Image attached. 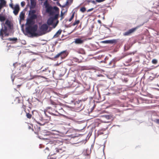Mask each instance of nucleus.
Here are the masks:
<instances>
[{
    "label": "nucleus",
    "instance_id": "nucleus-29",
    "mask_svg": "<svg viewBox=\"0 0 159 159\" xmlns=\"http://www.w3.org/2000/svg\"><path fill=\"white\" fill-rule=\"evenodd\" d=\"M36 11L34 10H30L29 11V15H31L34 14V13H35Z\"/></svg>",
    "mask_w": 159,
    "mask_h": 159
},
{
    "label": "nucleus",
    "instance_id": "nucleus-28",
    "mask_svg": "<svg viewBox=\"0 0 159 159\" xmlns=\"http://www.w3.org/2000/svg\"><path fill=\"white\" fill-rule=\"evenodd\" d=\"M44 5L45 6V7L46 8L50 6L47 0H46L45 2H44Z\"/></svg>",
    "mask_w": 159,
    "mask_h": 159
},
{
    "label": "nucleus",
    "instance_id": "nucleus-16",
    "mask_svg": "<svg viewBox=\"0 0 159 159\" xmlns=\"http://www.w3.org/2000/svg\"><path fill=\"white\" fill-rule=\"evenodd\" d=\"M33 24L32 20L30 18L27 19V21L26 23V25L28 26L31 25Z\"/></svg>",
    "mask_w": 159,
    "mask_h": 159
},
{
    "label": "nucleus",
    "instance_id": "nucleus-22",
    "mask_svg": "<svg viewBox=\"0 0 159 159\" xmlns=\"http://www.w3.org/2000/svg\"><path fill=\"white\" fill-rule=\"evenodd\" d=\"M117 42V39H113L111 40H109V44H113L116 43Z\"/></svg>",
    "mask_w": 159,
    "mask_h": 159
},
{
    "label": "nucleus",
    "instance_id": "nucleus-12",
    "mask_svg": "<svg viewBox=\"0 0 159 159\" xmlns=\"http://www.w3.org/2000/svg\"><path fill=\"white\" fill-rule=\"evenodd\" d=\"M6 3V2L5 0H0V11L1 9L5 6Z\"/></svg>",
    "mask_w": 159,
    "mask_h": 159
},
{
    "label": "nucleus",
    "instance_id": "nucleus-17",
    "mask_svg": "<svg viewBox=\"0 0 159 159\" xmlns=\"http://www.w3.org/2000/svg\"><path fill=\"white\" fill-rule=\"evenodd\" d=\"M75 40V43L76 44H81L84 42L83 40L80 39H76Z\"/></svg>",
    "mask_w": 159,
    "mask_h": 159
},
{
    "label": "nucleus",
    "instance_id": "nucleus-37",
    "mask_svg": "<svg viewBox=\"0 0 159 159\" xmlns=\"http://www.w3.org/2000/svg\"><path fill=\"white\" fill-rule=\"evenodd\" d=\"M108 57H106L105 58V59H104V60H103L102 61H101V62H104L107 64V61H106V60H108Z\"/></svg>",
    "mask_w": 159,
    "mask_h": 159
},
{
    "label": "nucleus",
    "instance_id": "nucleus-41",
    "mask_svg": "<svg viewBox=\"0 0 159 159\" xmlns=\"http://www.w3.org/2000/svg\"><path fill=\"white\" fill-rule=\"evenodd\" d=\"M67 11V10H66V11H65L63 13L62 11H61V17H64L63 16V15H64V14Z\"/></svg>",
    "mask_w": 159,
    "mask_h": 159
},
{
    "label": "nucleus",
    "instance_id": "nucleus-63",
    "mask_svg": "<svg viewBox=\"0 0 159 159\" xmlns=\"http://www.w3.org/2000/svg\"><path fill=\"white\" fill-rule=\"evenodd\" d=\"M40 76L42 78H45V77L44 76Z\"/></svg>",
    "mask_w": 159,
    "mask_h": 159
},
{
    "label": "nucleus",
    "instance_id": "nucleus-20",
    "mask_svg": "<svg viewBox=\"0 0 159 159\" xmlns=\"http://www.w3.org/2000/svg\"><path fill=\"white\" fill-rule=\"evenodd\" d=\"M61 30H59L54 35L53 38H55L58 37L61 34Z\"/></svg>",
    "mask_w": 159,
    "mask_h": 159
},
{
    "label": "nucleus",
    "instance_id": "nucleus-2",
    "mask_svg": "<svg viewBox=\"0 0 159 159\" xmlns=\"http://www.w3.org/2000/svg\"><path fill=\"white\" fill-rule=\"evenodd\" d=\"M60 133L58 131L52 129L50 131L47 132L46 135L49 136L51 138L56 139L58 138Z\"/></svg>",
    "mask_w": 159,
    "mask_h": 159
},
{
    "label": "nucleus",
    "instance_id": "nucleus-32",
    "mask_svg": "<svg viewBox=\"0 0 159 159\" xmlns=\"http://www.w3.org/2000/svg\"><path fill=\"white\" fill-rule=\"evenodd\" d=\"M80 22V20H76L75 22L73 24V25L75 26L76 25H78L79 24V23Z\"/></svg>",
    "mask_w": 159,
    "mask_h": 159
},
{
    "label": "nucleus",
    "instance_id": "nucleus-7",
    "mask_svg": "<svg viewBox=\"0 0 159 159\" xmlns=\"http://www.w3.org/2000/svg\"><path fill=\"white\" fill-rule=\"evenodd\" d=\"M39 120L40 122L38 121L35 119L34 120V121L40 125H44L46 123L45 120L43 119L42 116L41 115H39Z\"/></svg>",
    "mask_w": 159,
    "mask_h": 159
},
{
    "label": "nucleus",
    "instance_id": "nucleus-43",
    "mask_svg": "<svg viewBox=\"0 0 159 159\" xmlns=\"http://www.w3.org/2000/svg\"><path fill=\"white\" fill-rule=\"evenodd\" d=\"M65 27L66 28H69L70 27V26L69 25H65Z\"/></svg>",
    "mask_w": 159,
    "mask_h": 159
},
{
    "label": "nucleus",
    "instance_id": "nucleus-46",
    "mask_svg": "<svg viewBox=\"0 0 159 159\" xmlns=\"http://www.w3.org/2000/svg\"><path fill=\"white\" fill-rule=\"evenodd\" d=\"M98 77H104V76L102 74H99L97 75Z\"/></svg>",
    "mask_w": 159,
    "mask_h": 159
},
{
    "label": "nucleus",
    "instance_id": "nucleus-55",
    "mask_svg": "<svg viewBox=\"0 0 159 159\" xmlns=\"http://www.w3.org/2000/svg\"><path fill=\"white\" fill-rule=\"evenodd\" d=\"M107 128H108V127H106V128H103V129H102V130H104H104H106L107 129Z\"/></svg>",
    "mask_w": 159,
    "mask_h": 159
},
{
    "label": "nucleus",
    "instance_id": "nucleus-18",
    "mask_svg": "<svg viewBox=\"0 0 159 159\" xmlns=\"http://www.w3.org/2000/svg\"><path fill=\"white\" fill-rule=\"evenodd\" d=\"M31 6H30V9H33L35 7L36 3L34 0H30Z\"/></svg>",
    "mask_w": 159,
    "mask_h": 159
},
{
    "label": "nucleus",
    "instance_id": "nucleus-24",
    "mask_svg": "<svg viewBox=\"0 0 159 159\" xmlns=\"http://www.w3.org/2000/svg\"><path fill=\"white\" fill-rule=\"evenodd\" d=\"M103 116L108 120L112 118V116L109 115H104Z\"/></svg>",
    "mask_w": 159,
    "mask_h": 159
},
{
    "label": "nucleus",
    "instance_id": "nucleus-49",
    "mask_svg": "<svg viewBox=\"0 0 159 159\" xmlns=\"http://www.w3.org/2000/svg\"><path fill=\"white\" fill-rule=\"evenodd\" d=\"M11 79L13 83L14 82V78H13V75H11Z\"/></svg>",
    "mask_w": 159,
    "mask_h": 159
},
{
    "label": "nucleus",
    "instance_id": "nucleus-36",
    "mask_svg": "<svg viewBox=\"0 0 159 159\" xmlns=\"http://www.w3.org/2000/svg\"><path fill=\"white\" fill-rule=\"evenodd\" d=\"M26 116L27 118L30 119L32 115L29 113H27Z\"/></svg>",
    "mask_w": 159,
    "mask_h": 159
},
{
    "label": "nucleus",
    "instance_id": "nucleus-14",
    "mask_svg": "<svg viewBox=\"0 0 159 159\" xmlns=\"http://www.w3.org/2000/svg\"><path fill=\"white\" fill-rule=\"evenodd\" d=\"M61 52H62V53H61L60 55V58L61 59L64 58L68 55L67 52L66 51H62Z\"/></svg>",
    "mask_w": 159,
    "mask_h": 159
},
{
    "label": "nucleus",
    "instance_id": "nucleus-44",
    "mask_svg": "<svg viewBox=\"0 0 159 159\" xmlns=\"http://www.w3.org/2000/svg\"><path fill=\"white\" fill-rule=\"evenodd\" d=\"M93 9V8H91V9H89L87 10V12H89L92 11Z\"/></svg>",
    "mask_w": 159,
    "mask_h": 159
},
{
    "label": "nucleus",
    "instance_id": "nucleus-42",
    "mask_svg": "<svg viewBox=\"0 0 159 159\" xmlns=\"http://www.w3.org/2000/svg\"><path fill=\"white\" fill-rule=\"evenodd\" d=\"M10 7L12 9H14V7H13V4L12 3H11L9 4Z\"/></svg>",
    "mask_w": 159,
    "mask_h": 159
},
{
    "label": "nucleus",
    "instance_id": "nucleus-59",
    "mask_svg": "<svg viewBox=\"0 0 159 159\" xmlns=\"http://www.w3.org/2000/svg\"><path fill=\"white\" fill-rule=\"evenodd\" d=\"M66 6V5H65L64 4V5H62V6L61 5V7H65Z\"/></svg>",
    "mask_w": 159,
    "mask_h": 159
},
{
    "label": "nucleus",
    "instance_id": "nucleus-10",
    "mask_svg": "<svg viewBox=\"0 0 159 159\" xmlns=\"http://www.w3.org/2000/svg\"><path fill=\"white\" fill-rule=\"evenodd\" d=\"M14 9V11H13L14 14L15 15H17L20 9L19 5L18 4L16 5L15 7L14 8V9Z\"/></svg>",
    "mask_w": 159,
    "mask_h": 159
},
{
    "label": "nucleus",
    "instance_id": "nucleus-11",
    "mask_svg": "<svg viewBox=\"0 0 159 159\" xmlns=\"http://www.w3.org/2000/svg\"><path fill=\"white\" fill-rule=\"evenodd\" d=\"M48 25L46 24H44L41 25L40 28V30L41 31H46L48 30Z\"/></svg>",
    "mask_w": 159,
    "mask_h": 159
},
{
    "label": "nucleus",
    "instance_id": "nucleus-58",
    "mask_svg": "<svg viewBox=\"0 0 159 159\" xmlns=\"http://www.w3.org/2000/svg\"><path fill=\"white\" fill-rule=\"evenodd\" d=\"M68 3V1H67L66 2V4H65V5H67Z\"/></svg>",
    "mask_w": 159,
    "mask_h": 159
},
{
    "label": "nucleus",
    "instance_id": "nucleus-54",
    "mask_svg": "<svg viewBox=\"0 0 159 159\" xmlns=\"http://www.w3.org/2000/svg\"><path fill=\"white\" fill-rule=\"evenodd\" d=\"M98 22L99 23V24H101V21L100 20H98Z\"/></svg>",
    "mask_w": 159,
    "mask_h": 159
},
{
    "label": "nucleus",
    "instance_id": "nucleus-40",
    "mask_svg": "<svg viewBox=\"0 0 159 159\" xmlns=\"http://www.w3.org/2000/svg\"><path fill=\"white\" fill-rule=\"evenodd\" d=\"M101 42L103 43L108 44V43H109V40H106L103 41H102Z\"/></svg>",
    "mask_w": 159,
    "mask_h": 159
},
{
    "label": "nucleus",
    "instance_id": "nucleus-50",
    "mask_svg": "<svg viewBox=\"0 0 159 159\" xmlns=\"http://www.w3.org/2000/svg\"><path fill=\"white\" fill-rule=\"evenodd\" d=\"M21 6H24L25 5L24 2H21Z\"/></svg>",
    "mask_w": 159,
    "mask_h": 159
},
{
    "label": "nucleus",
    "instance_id": "nucleus-1",
    "mask_svg": "<svg viewBox=\"0 0 159 159\" xmlns=\"http://www.w3.org/2000/svg\"><path fill=\"white\" fill-rule=\"evenodd\" d=\"M2 28L0 30V36L2 40L4 37L8 36L12 32L13 29V25L11 22L7 19L5 23H2Z\"/></svg>",
    "mask_w": 159,
    "mask_h": 159
},
{
    "label": "nucleus",
    "instance_id": "nucleus-19",
    "mask_svg": "<svg viewBox=\"0 0 159 159\" xmlns=\"http://www.w3.org/2000/svg\"><path fill=\"white\" fill-rule=\"evenodd\" d=\"M19 17L20 18L19 20V22L20 23L21 20H23L24 19L25 13H23V11L21 12L19 15Z\"/></svg>",
    "mask_w": 159,
    "mask_h": 159
},
{
    "label": "nucleus",
    "instance_id": "nucleus-52",
    "mask_svg": "<svg viewBox=\"0 0 159 159\" xmlns=\"http://www.w3.org/2000/svg\"><path fill=\"white\" fill-rule=\"evenodd\" d=\"M74 61L76 62H77L78 61V59L76 58H74Z\"/></svg>",
    "mask_w": 159,
    "mask_h": 159
},
{
    "label": "nucleus",
    "instance_id": "nucleus-60",
    "mask_svg": "<svg viewBox=\"0 0 159 159\" xmlns=\"http://www.w3.org/2000/svg\"><path fill=\"white\" fill-rule=\"evenodd\" d=\"M48 137L47 138H43V139H48Z\"/></svg>",
    "mask_w": 159,
    "mask_h": 159
},
{
    "label": "nucleus",
    "instance_id": "nucleus-57",
    "mask_svg": "<svg viewBox=\"0 0 159 159\" xmlns=\"http://www.w3.org/2000/svg\"><path fill=\"white\" fill-rule=\"evenodd\" d=\"M58 43V41H56L55 42V45H56Z\"/></svg>",
    "mask_w": 159,
    "mask_h": 159
},
{
    "label": "nucleus",
    "instance_id": "nucleus-26",
    "mask_svg": "<svg viewBox=\"0 0 159 159\" xmlns=\"http://www.w3.org/2000/svg\"><path fill=\"white\" fill-rule=\"evenodd\" d=\"M55 10V11L57 13H59V8L57 7V6H54L53 7V10Z\"/></svg>",
    "mask_w": 159,
    "mask_h": 159
},
{
    "label": "nucleus",
    "instance_id": "nucleus-39",
    "mask_svg": "<svg viewBox=\"0 0 159 159\" xmlns=\"http://www.w3.org/2000/svg\"><path fill=\"white\" fill-rule=\"evenodd\" d=\"M61 53H62V52H60V53H58V54H57V55H56L54 57V58H57L58 57H60V55Z\"/></svg>",
    "mask_w": 159,
    "mask_h": 159
},
{
    "label": "nucleus",
    "instance_id": "nucleus-62",
    "mask_svg": "<svg viewBox=\"0 0 159 159\" xmlns=\"http://www.w3.org/2000/svg\"><path fill=\"white\" fill-rule=\"evenodd\" d=\"M19 74H17V75H18V76H19V75H20V72H19Z\"/></svg>",
    "mask_w": 159,
    "mask_h": 159
},
{
    "label": "nucleus",
    "instance_id": "nucleus-51",
    "mask_svg": "<svg viewBox=\"0 0 159 159\" xmlns=\"http://www.w3.org/2000/svg\"><path fill=\"white\" fill-rule=\"evenodd\" d=\"M51 104H52V105H56L55 102H51Z\"/></svg>",
    "mask_w": 159,
    "mask_h": 159
},
{
    "label": "nucleus",
    "instance_id": "nucleus-34",
    "mask_svg": "<svg viewBox=\"0 0 159 159\" xmlns=\"http://www.w3.org/2000/svg\"><path fill=\"white\" fill-rule=\"evenodd\" d=\"M75 12L73 13L72 14L71 17L70 18V19L69 20V21H71V20H72V19L73 18L74 16V14H75Z\"/></svg>",
    "mask_w": 159,
    "mask_h": 159
},
{
    "label": "nucleus",
    "instance_id": "nucleus-27",
    "mask_svg": "<svg viewBox=\"0 0 159 159\" xmlns=\"http://www.w3.org/2000/svg\"><path fill=\"white\" fill-rule=\"evenodd\" d=\"M55 112H57V114H55L54 113H51V114L53 116H59V115H61V116H64V115H62V114L60 113H59L57 111H55Z\"/></svg>",
    "mask_w": 159,
    "mask_h": 159
},
{
    "label": "nucleus",
    "instance_id": "nucleus-47",
    "mask_svg": "<svg viewBox=\"0 0 159 159\" xmlns=\"http://www.w3.org/2000/svg\"><path fill=\"white\" fill-rule=\"evenodd\" d=\"M57 4L58 6H60V7H61V5L58 2H57Z\"/></svg>",
    "mask_w": 159,
    "mask_h": 159
},
{
    "label": "nucleus",
    "instance_id": "nucleus-9",
    "mask_svg": "<svg viewBox=\"0 0 159 159\" xmlns=\"http://www.w3.org/2000/svg\"><path fill=\"white\" fill-rule=\"evenodd\" d=\"M136 30V28H133L123 33V35L124 36H128L129 34L133 33Z\"/></svg>",
    "mask_w": 159,
    "mask_h": 159
},
{
    "label": "nucleus",
    "instance_id": "nucleus-8",
    "mask_svg": "<svg viewBox=\"0 0 159 159\" xmlns=\"http://www.w3.org/2000/svg\"><path fill=\"white\" fill-rule=\"evenodd\" d=\"M46 12L49 13L50 15L52 16L55 15V12L53 10V7L50 6L46 8Z\"/></svg>",
    "mask_w": 159,
    "mask_h": 159
},
{
    "label": "nucleus",
    "instance_id": "nucleus-13",
    "mask_svg": "<svg viewBox=\"0 0 159 159\" xmlns=\"http://www.w3.org/2000/svg\"><path fill=\"white\" fill-rule=\"evenodd\" d=\"M54 21V20H53V17H50L47 20V25H52Z\"/></svg>",
    "mask_w": 159,
    "mask_h": 159
},
{
    "label": "nucleus",
    "instance_id": "nucleus-31",
    "mask_svg": "<svg viewBox=\"0 0 159 159\" xmlns=\"http://www.w3.org/2000/svg\"><path fill=\"white\" fill-rule=\"evenodd\" d=\"M59 13H57V14H55L54 17H52L54 20H55L57 19L58 18V15Z\"/></svg>",
    "mask_w": 159,
    "mask_h": 159
},
{
    "label": "nucleus",
    "instance_id": "nucleus-25",
    "mask_svg": "<svg viewBox=\"0 0 159 159\" xmlns=\"http://www.w3.org/2000/svg\"><path fill=\"white\" fill-rule=\"evenodd\" d=\"M30 18L32 20H35L37 18V16L36 14H33L30 15Z\"/></svg>",
    "mask_w": 159,
    "mask_h": 159
},
{
    "label": "nucleus",
    "instance_id": "nucleus-23",
    "mask_svg": "<svg viewBox=\"0 0 159 159\" xmlns=\"http://www.w3.org/2000/svg\"><path fill=\"white\" fill-rule=\"evenodd\" d=\"M6 17L4 16H2L1 14H0V21L3 22L6 20Z\"/></svg>",
    "mask_w": 159,
    "mask_h": 159
},
{
    "label": "nucleus",
    "instance_id": "nucleus-35",
    "mask_svg": "<svg viewBox=\"0 0 159 159\" xmlns=\"http://www.w3.org/2000/svg\"><path fill=\"white\" fill-rule=\"evenodd\" d=\"M87 2L88 3H89L90 2H92L93 4H95V5L96 4V3L95 2L94 0H88L87 1Z\"/></svg>",
    "mask_w": 159,
    "mask_h": 159
},
{
    "label": "nucleus",
    "instance_id": "nucleus-3",
    "mask_svg": "<svg viewBox=\"0 0 159 159\" xmlns=\"http://www.w3.org/2000/svg\"><path fill=\"white\" fill-rule=\"evenodd\" d=\"M38 28V26L36 25H34L33 26L31 25L28 26L25 28V30L28 34H30L33 32H36Z\"/></svg>",
    "mask_w": 159,
    "mask_h": 159
},
{
    "label": "nucleus",
    "instance_id": "nucleus-5",
    "mask_svg": "<svg viewBox=\"0 0 159 159\" xmlns=\"http://www.w3.org/2000/svg\"><path fill=\"white\" fill-rule=\"evenodd\" d=\"M65 151V148H62L60 146L58 148H56L54 149L53 153H51V155L52 156L54 154H57V153H59V154Z\"/></svg>",
    "mask_w": 159,
    "mask_h": 159
},
{
    "label": "nucleus",
    "instance_id": "nucleus-4",
    "mask_svg": "<svg viewBox=\"0 0 159 159\" xmlns=\"http://www.w3.org/2000/svg\"><path fill=\"white\" fill-rule=\"evenodd\" d=\"M122 57L120 58H115L112 59L110 61L107 63L108 64L106 65L107 67L111 68L115 67L116 63Z\"/></svg>",
    "mask_w": 159,
    "mask_h": 159
},
{
    "label": "nucleus",
    "instance_id": "nucleus-6",
    "mask_svg": "<svg viewBox=\"0 0 159 159\" xmlns=\"http://www.w3.org/2000/svg\"><path fill=\"white\" fill-rule=\"evenodd\" d=\"M75 90L78 94H81L86 91V89L82 85H80L79 87L76 88Z\"/></svg>",
    "mask_w": 159,
    "mask_h": 159
},
{
    "label": "nucleus",
    "instance_id": "nucleus-48",
    "mask_svg": "<svg viewBox=\"0 0 159 159\" xmlns=\"http://www.w3.org/2000/svg\"><path fill=\"white\" fill-rule=\"evenodd\" d=\"M48 69V67H47L46 68H45L41 72H43L44 71H45L46 70H47V69Z\"/></svg>",
    "mask_w": 159,
    "mask_h": 159
},
{
    "label": "nucleus",
    "instance_id": "nucleus-30",
    "mask_svg": "<svg viewBox=\"0 0 159 159\" xmlns=\"http://www.w3.org/2000/svg\"><path fill=\"white\" fill-rule=\"evenodd\" d=\"M30 34H31L32 37L37 36H38V34L35 33V32H32V33Z\"/></svg>",
    "mask_w": 159,
    "mask_h": 159
},
{
    "label": "nucleus",
    "instance_id": "nucleus-15",
    "mask_svg": "<svg viewBox=\"0 0 159 159\" xmlns=\"http://www.w3.org/2000/svg\"><path fill=\"white\" fill-rule=\"evenodd\" d=\"M7 39L10 41L12 42L13 43H16L18 40V39L17 38H8L7 39Z\"/></svg>",
    "mask_w": 159,
    "mask_h": 159
},
{
    "label": "nucleus",
    "instance_id": "nucleus-33",
    "mask_svg": "<svg viewBox=\"0 0 159 159\" xmlns=\"http://www.w3.org/2000/svg\"><path fill=\"white\" fill-rule=\"evenodd\" d=\"M86 8L84 7H82L80 9V11L82 13L84 12L85 11H86Z\"/></svg>",
    "mask_w": 159,
    "mask_h": 159
},
{
    "label": "nucleus",
    "instance_id": "nucleus-53",
    "mask_svg": "<svg viewBox=\"0 0 159 159\" xmlns=\"http://www.w3.org/2000/svg\"><path fill=\"white\" fill-rule=\"evenodd\" d=\"M156 122L159 124V119H158L156 120Z\"/></svg>",
    "mask_w": 159,
    "mask_h": 159
},
{
    "label": "nucleus",
    "instance_id": "nucleus-56",
    "mask_svg": "<svg viewBox=\"0 0 159 159\" xmlns=\"http://www.w3.org/2000/svg\"><path fill=\"white\" fill-rule=\"evenodd\" d=\"M17 64V63H14L13 64V66L14 67H15L16 66V65Z\"/></svg>",
    "mask_w": 159,
    "mask_h": 159
},
{
    "label": "nucleus",
    "instance_id": "nucleus-45",
    "mask_svg": "<svg viewBox=\"0 0 159 159\" xmlns=\"http://www.w3.org/2000/svg\"><path fill=\"white\" fill-rule=\"evenodd\" d=\"M52 25L53 28H55L57 26V24H52Z\"/></svg>",
    "mask_w": 159,
    "mask_h": 159
},
{
    "label": "nucleus",
    "instance_id": "nucleus-38",
    "mask_svg": "<svg viewBox=\"0 0 159 159\" xmlns=\"http://www.w3.org/2000/svg\"><path fill=\"white\" fill-rule=\"evenodd\" d=\"M152 62L153 64H155L157 62V61L156 59H153L152 61Z\"/></svg>",
    "mask_w": 159,
    "mask_h": 159
},
{
    "label": "nucleus",
    "instance_id": "nucleus-61",
    "mask_svg": "<svg viewBox=\"0 0 159 159\" xmlns=\"http://www.w3.org/2000/svg\"><path fill=\"white\" fill-rule=\"evenodd\" d=\"M58 21L57 20V21L56 23H55V24H57H57H58Z\"/></svg>",
    "mask_w": 159,
    "mask_h": 159
},
{
    "label": "nucleus",
    "instance_id": "nucleus-21",
    "mask_svg": "<svg viewBox=\"0 0 159 159\" xmlns=\"http://www.w3.org/2000/svg\"><path fill=\"white\" fill-rule=\"evenodd\" d=\"M114 90L116 91L115 93L117 94L118 93H120V92L121 91V89L117 87H114L113 88Z\"/></svg>",
    "mask_w": 159,
    "mask_h": 159
},
{
    "label": "nucleus",
    "instance_id": "nucleus-64",
    "mask_svg": "<svg viewBox=\"0 0 159 159\" xmlns=\"http://www.w3.org/2000/svg\"><path fill=\"white\" fill-rule=\"evenodd\" d=\"M32 45L33 46H34V47H36V45H35L33 44Z\"/></svg>",
    "mask_w": 159,
    "mask_h": 159
}]
</instances>
